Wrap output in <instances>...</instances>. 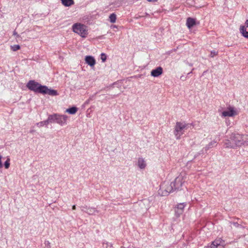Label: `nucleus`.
<instances>
[{"label": "nucleus", "instance_id": "obj_1", "mask_svg": "<svg viewBox=\"0 0 248 248\" xmlns=\"http://www.w3.org/2000/svg\"><path fill=\"white\" fill-rule=\"evenodd\" d=\"M191 124L185 122H177L174 127V134L177 140H179L181 136L184 134V131L186 130Z\"/></svg>", "mask_w": 248, "mask_h": 248}, {"label": "nucleus", "instance_id": "obj_2", "mask_svg": "<svg viewBox=\"0 0 248 248\" xmlns=\"http://www.w3.org/2000/svg\"><path fill=\"white\" fill-rule=\"evenodd\" d=\"M73 31L76 33L78 34L81 37L85 38L88 34V27L81 23H76L72 26Z\"/></svg>", "mask_w": 248, "mask_h": 248}, {"label": "nucleus", "instance_id": "obj_3", "mask_svg": "<svg viewBox=\"0 0 248 248\" xmlns=\"http://www.w3.org/2000/svg\"><path fill=\"white\" fill-rule=\"evenodd\" d=\"M175 190L172 182L164 181L161 185L159 192L162 196H166Z\"/></svg>", "mask_w": 248, "mask_h": 248}, {"label": "nucleus", "instance_id": "obj_4", "mask_svg": "<svg viewBox=\"0 0 248 248\" xmlns=\"http://www.w3.org/2000/svg\"><path fill=\"white\" fill-rule=\"evenodd\" d=\"M67 118V116L65 115L59 114H54L49 116V120H51V123L56 122L61 125L66 124Z\"/></svg>", "mask_w": 248, "mask_h": 248}, {"label": "nucleus", "instance_id": "obj_5", "mask_svg": "<svg viewBox=\"0 0 248 248\" xmlns=\"http://www.w3.org/2000/svg\"><path fill=\"white\" fill-rule=\"evenodd\" d=\"M186 178V175L185 172H181L172 182L175 189L180 188L185 183Z\"/></svg>", "mask_w": 248, "mask_h": 248}, {"label": "nucleus", "instance_id": "obj_6", "mask_svg": "<svg viewBox=\"0 0 248 248\" xmlns=\"http://www.w3.org/2000/svg\"><path fill=\"white\" fill-rule=\"evenodd\" d=\"M230 139L233 142V145L232 147H240L244 144V141H243L242 135L238 133H232L231 135Z\"/></svg>", "mask_w": 248, "mask_h": 248}, {"label": "nucleus", "instance_id": "obj_7", "mask_svg": "<svg viewBox=\"0 0 248 248\" xmlns=\"http://www.w3.org/2000/svg\"><path fill=\"white\" fill-rule=\"evenodd\" d=\"M27 87L31 91L36 93H42V91L43 90L42 87H44V86L41 85L34 80H30L27 84Z\"/></svg>", "mask_w": 248, "mask_h": 248}, {"label": "nucleus", "instance_id": "obj_8", "mask_svg": "<svg viewBox=\"0 0 248 248\" xmlns=\"http://www.w3.org/2000/svg\"><path fill=\"white\" fill-rule=\"evenodd\" d=\"M237 115H238V112L234 108L229 107L226 110L221 113V116L222 117H233Z\"/></svg>", "mask_w": 248, "mask_h": 248}, {"label": "nucleus", "instance_id": "obj_9", "mask_svg": "<svg viewBox=\"0 0 248 248\" xmlns=\"http://www.w3.org/2000/svg\"><path fill=\"white\" fill-rule=\"evenodd\" d=\"M186 205V204L185 202L180 203L177 204L174 209L175 215L177 217H179L183 213L184 208Z\"/></svg>", "mask_w": 248, "mask_h": 248}, {"label": "nucleus", "instance_id": "obj_10", "mask_svg": "<svg viewBox=\"0 0 248 248\" xmlns=\"http://www.w3.org/2000/svg\"><path fill=\"white\" fill-rule=\"evenodd\" d=\"M225 242L222 239H216L211 244L210 248H224Z\"/></svg>", "mask_w": 248, "mask_h": 248}, {"label": "nucleus", "instance_id": "obj_11", "mask_svg": "<svg viewBox=\"0 0 248 248\" xmlns=\"http://www.w3.org/2000/svg\"><path fill=\"white\" fill-rule=\"evenodd\" d=\"M42 88L43 90L42 91L41 93L47 94L51 96H56L58 94L56 90L48 89L46 86L42 87Z\"/></svg>", "mask_w": 248, "mask_h": 248}, {"label": "nucleus", "instance_id": "obj_12", "mask_svg": "<svg viewBox=\"0 0 248 248\" xmlns=\"http://www.w3.org/2000/svg\"><path fill=\"white\" fill-rule=\"evenodd\" d=\"M163 73V69L161 67H158L155 69L152 70L151 75L154 77H157L161 75Z\"/></svg>", "mask_w": 248, "mask_h": 248}, {"label": "nucleus", "instance_id": "obj_13", "mask_svg": "<svg viewBox=\"0 0 248 248\" xmlns=\"http://www.w3.org/2000/svg\"><path fill=\"white\" fill-rule=\"evenodd\" d=\"M85 61L86 63L91 67L94 66L95 64V60L91 56H86Z\"/></svg>", "mask_w": 248, "mask_h": 248}, {"label": "nucleus", "instance_id": "obj_14", "mask_svg": "<svg viewBox=\"0 0 248 248\" xmlns=\"http://www.w3.org/2000/svg\"><path fill=\"white\" fill-rule=\"evenodd\" d=\"M196 24L195 19L191 17L187 18L186 25L188 29H191Z\"/></svg>", "mask_w": 248, "mask_h": 248}, {"label": "nucleus", "instance_id": "obj_15", "mask_svg": "<svg viewBox=\"0 0 248 248\" xmlns=\"http://www.w3.org/2000/svg\"><path fill=\"white\" fill-rule=\"evenodd\" d=\"M138 165L141 169H144L146 167V163L145 160L142 158H139L138 160Z\"/></svg>", "mask_w": 248, "mask_h": 248}, {"label": "nucleus", "instance_id": "obj_16", "mask_svg": "<svg viewBox=\"0 0 248 248\" xmlns=\"http://www.w3.org/2000/svg\"><path fill=\"white\" fill-rule=\"evenodd\" d=\"M240 31L244 37L248 39V31H246V29L245 26H241L240 27Z\"/></svg>", "mask_w": 248, "mask_h": 248}, {"label": "nucleus", "instance_id": "obj_17", "mask_svg": "<svg viewBox=\"0 0 248 248\" xmlns=\"http://www.w3.org/2000/svg\"><path fill=\"white\" fill-rule=\"evenodd\" d=\"M62 4L66 7L70 6L74 4V0H61Z\"/></svg>", "mask_w": 248, "mask_h": 248}, {"label": "nucleus", "instance_id": "obj_18", "mask_svg": "<svg viewBox=\"0 0 248 248\" xmlns=\"http://www.w3.org/2000/svg\"><path fill=\"white\" fill-rule=\"evenodd\" d=\"M50 122L51 123V120H49V117H48V119L44 121H42L39 123H37L36 124V125L38 127H41L45 125H47L48 123Z\"/></svg>", "mask_w": 248, "mask_h": 248}, {"label": "nucleus", "instance_id": "obj_19", "mask_svg": "<svg viewBox=\"0 0 248 248\" xmlns=\"http://www.w3.org/2000/svg\"><path fill=\"white\" fill-rule=\"evenodd\" d=\"M78 111L77 108L75 107H72L71 108H68L66 110V112L69 113L71 114H75Z\"/></svg>", "mask_w": 248, "mask_h": 248}, {"label": "nucleus", "instance_id": "obj_20", "mask_svg": "<svg viewBox=\"0 0 248 248\" xmlns=\"http://www.w3.org/2000/svg\"><path fill=\"white\" fill-rule=\"evenodd\" d=\"M224 144L226 145V147L227 148H234V147H232V145H233V142L232 140H226L224 141Z\"/></svg>", "mask_w": 248, "mask_h": 248}, {"label": "nucleus", "instance_id": "obj_21", "mask_svg": "<svg viewBox=\"0 0 248 248\" xmlns=\"http://www.w3.org/2000/svg\"><path fill=\"white\" fill-rule=\"evenodd\" d=\"M109 20L111 23H114L116 20V15L113 13L109 16Z\"/></svg>", "mask_w": 248, "mask_h": 248}, {"label": "nucleus", "instance_id": "obj_22", "mask_svg": "<svg viewBox=\"0 0 248 248\" xmlns=\"http://www.w3.org/2000/svg\"><path fill=\"white\" fill-rule=\"evenodd\" d=\"M243 141H244L243 145H248V135H242Z\"/></svg>", "mask_w": 248, "mask_h": 248}, {"label": "nucleus", "instance_id": "obj_23", "mask_svg": "<svg viewBox=\"0 0 248 248\" xmlns=\"http://www.w3.org/2000/svg\"><path fill=\"white\" fill-rule=\"evenodd\" d=\"M11 48L13 51H16V50L20 49V46L19 45H15L13 46H11Z\"/></svg>", "mask_w": 248, "mask_h": 248}, {"label": "nucleus", "instance_id": "obj_24", "mask_svg": "<svg viewBox=\"0 0 248 248\" xmlns=\"http://www.w3.org/2000/svg\"><path fill=\"white\" fill-rule=\"evenodd\" d=\"M10 158H8L4 163V166L6 169H8L10 166Z\"/></svg>", "mask_w": 248, "mask_h": 248}, {"label": "nucleus", "instance_id": "obj_25", "mask_svg": "<svg viewBox=\"0 0 248 248\" xmlns=\"http://www.w3.org/2000/svg\"><path fill=\"white\" fill-rule=\"evenodd\" d=\"M101 59L103 62H105L107 59V56L105 53H102L101 54Z\"/></svg>", "mask_w": 248, "mask_h": 248}, {"label": "nucleus", "instance_id": "obj_26", "mask_svg": "<svg viewBox=\"0 0 248 248\" xmlns=\"http://www.w3.org/2000/svg\"><path fill=\"white\" fill-rule=\"evenodd\" d=\"M217 52L215 51H212L210 53V57L213 58L214 56L217 55Z\"/></svg>", "mask_w": 248, "mask_h": 248}, {"label": "nucleus", "instance_id": "obj_27", "mask_svg": "<svg viewBox=\"0 0 248 248\" xmlns=\"http://www.w3.org/2000/svg\"><path fill=\"white\" fill-rule=\"evenodd\" d=\"M148 2H157L158 0H147Z\"/></svg>", "mask_w": 248, "mask_h": 248}, {"label": "nucleus", "instance_id": "obj_28", "mask_svg": "<svg viewBox=\"0 0 248 248\" xmlns=\"http://www.w3.org/2000/svg\"><path fill=\"white\" fill-rule=\"evenodd\" d=\"M1 158H2V156L0 155V168L2 167V163H1Z\"/></svg>", "mask_w": 248, "mask_h": 248}, {"label": "nucleus", "instance_id": "obj_29", "mask_svg": "<svg viewBox=\"0 0 248 248\" xmlns=\"http://www.w3.org/2000/svg\"><path fill=\"white\" fill-rule=\"evenodd\" d=\"M246 28L248 27V19H247L245 22V26H244Z\"/></svg>", "mask_w": 248, "mask_h": 248}, {"label": "nucleus", "instance_id": "obj_30", "mask_svg": "<svg viewBox=\"0 0 248 248\" xmlns=\"http://www.w3.org/2000/svg\"><path fill=\"white\" fill-rule=\"evenodd\" d=\"M72 209L73 210H75L76 209V205H73L72 206Z\"/></svg>", "mask_w": 248, "mask_h": 248}]
</instances>
